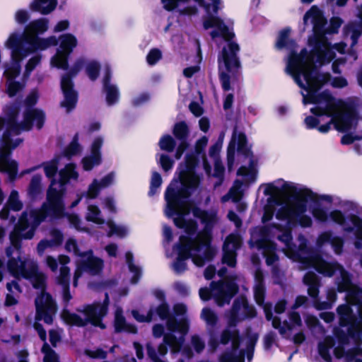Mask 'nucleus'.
<instances>
[{
  "label": "nucleus",
  "mask_w": 362,
  "mask_h": 362,
  "mask_svg": "<svg viewBox=\"0 0 362 362\" xmlns=\"http://www.w3.org/2000/svg\"><path fill=\"white\" fill-rule=\"evenodd\" d=\"M331 219L336 223L341 226L344 231L352 233L356 228V235L362 239V218L358 215L351 214L346 218L340 210H334L330 212Z\"/></svg>",
  "instance_id": "17"
},
{
  "label": "nucleus",
  "mask_w": 362,
  "mask_h": 362,
  "mask_svg": "<svg viewBox=\"0 0 362 362\" xmlns=\"http://www.w3.org/2000/svg\"><path fill=\"white\" fill-rule=\"evenodd\" d=\"M175 146V140L169 134H165L160 139L159 146L163 151L173 152Z\"/></svg>",
  "instance_id": "52"
},
{
  "label": "nucleus",
  "mask_w": 362,
  "mask_h": 362,
  "mask_svg": "<svg viewBox=\"0 0 362 362\" xmlns=\"http://www.w3.org/2000/svg\"><path fill=\"white\" fill-rule=\"evenodd\" d=\"M6 45L11 49V57H27L30 53V49L23 46L22 38L16 33L9 36Z\"/></svg>",
  "instance_id": "23"
},
{
  "label": "nucleus",
  "mask_w": 362,
  "mask_h": 362,
  "mask_svg": "<svg viewBox=\"0 0 362 362\" xmlns=\"http://www.w3.org/2000/svg\"><path fill=\"white\" fill-rule=\"evenodd\" d=\"M100 64L96 61L89 62L86 66V73L90 80L95 81L99 76Z\"/></svg>",
  "instance_id": "54"
},
{
  "label": "nucleus",
  "mask_w": 362,
  "mask_h": 362,
  "mask_svg": "<svg viewBox=\"0 0 362 362\" xmlns=\"http://www.w3.org/2000/svg\"><path fill=\"white\" fill-rule=\"evenodd\" d=\"M174 136L180 141H187L189 129L185 121L176 122L173 129Z\"/></svg>",
  "instance_id": "41"
},
{
  "label": "nucleus",
  "mask_w": 362,
  "mask_h": 362,
  "mask_svg": "<svg viewBox=\"0 0 362 362\" xmlns=\"http://www.w3.org/2000/svg\"><path fill=\"white\" fill-rule=\"evenodd\" d=\"M291 29L286 28L279 32V34L276 42V47L279 49H295L297 46L296 41L293 39L289 37Z\"/></svg>",
  "instance_id": "34"
},
{
  "label": "nucleus",
  "mask_w": 362,
  "mask_h": 362,
  "mask_svg": "<svg viewBox=\"0 0 362 362\" xmlns=\"http://www.w3.org/2000/svg\"><path fill=\"white\" fill-rule=\"evenodd\" d=\"M60 317L64 324L71 327H83L88 324V317L82 318L79 315L71 313L67 308H63Z\"/></svg>",
  "instance_id": "29"
},
{
  "label": "nucleus",
  "mask_w": 362,
  "mask_h": 362,
  "mask_svg": "<svg viewBox=\"0 0 362 362\" xmlns=\"http://www.w3.org/2000/svg\"><path fill=\"white\" fill-rule=\"evenodd\" d=\"M163 341L170 348L172 352L177 353L180 351L184 337L181 336L178 339L173 333H168L164 335Z\"/></svg>",
  "instance_id": "42"
},
{
  "label": "nucleus",
  "mask_w": 362,
  "mask_h": 362,
  "mask_svg": "<svg viewBox=\"0 0 362 362\" xmlns=\"http://www.w3.org/2000/svg\"><path fill=\"white\" fill-rule=\"evenodd\" d=\"M334 339L331 336L326 337L323 341L318 344V353L325 361L332 362V356L329 350L334 347Z\"/></svg>",
  "instance_id": "37"
},
{
  "label": "nucleus",
  "mask_w": 362,
  "mask_h": 362,
  "mask_svg": "<svg viewBox=\"0 0 362 362\" xmlns=\"http://www.w3.org/2000/svg\"><path fill=\"white\" fill-rule=\"evenodd\" d=\"M303 283L308 286V293L313 300L314 306L319 310L328 308L327 302H320L319 288L321 285L320 277L313 272H308L303 276Z\"/></svg>",
  "instance_id": "20"
},
{
  "label": "nucleus",
  "mask_w": 362,
  "mask_h": 362,
  "mask_svg": "<svg viewBox=\"0 0 362 362\" xmlns=\"http://www.w3.org/2000/svg\"><path fill=\"white\" fill-rule=\"evenodd\" d=\"M305 103L318 105L310 109L315 117L327 116L332 117L334 112L341 107L344 103L341 99H337L328 90H323L319 95L311 94L304 98Z\"/></svg>",
  "instance_id": "12"
},
{
  "label": "nucleus",
  "mask_w": 362,
  "mask_h": 362,
  "mask_svg": "<svg viewBox=\"0 0 362 362\" xmlns=\"http://www.w3.org/2000/svg\"><path fill=\"white\" fill-rule=\"evenodd\" d=\"M168 329L171 332H179L182 337H185L189 328V321L186 317L177 320L175 317L166 322Z\"/></svg>",
  "instance_id": "31"
},
{
  "label": "nucleus",
  "mask_w": 362,
  "mask_h": 362,
  "mask_svg": "<svg viewBox=\"0 0 362 362\" xmlns=\"http://www.w3.org/2000/svg\"><path fill=\"white\" fill-rule=\"evenodd\" d=\"M37 100L38 93L37 91H32L25 98V109L23 115V121L18 122V125L22 131L29 132L32 130L34 124H35L38 130L43 128L46 115L42 110L34 107Z\"/></svg>",
  "instance_id": "11"
},
{
  "label": "nucleus",
  "mask_w": 362,
  "mask_h": 362,
  "mask_svg": "<svg viewBox=\"0 0 362 362\" xmlns=\"http://www.w3.org/2000/svg\"><path fill=\"white\" fill-rule=\"evenodd\" d=\"M59 175L58 181L56 179L50 180L46 192V201L39 209H31L29 211L30 218L33 219L32 227L27 233L23 235V238H33L37 228L47 217L58 220L66 215V186L71 179H77L78 174L73 166L69 165L62 169Z\"/></svg>",
  "instance_id": "1"
},
{
  "label": "nucleus",
  "mask_w": 362,
  "mask_h": 362,
  "mask_svg": "<svg viewBox=\"0 0 362 362\" xmlns=\"http://www.w3.org/2000/svg\"><path fill=\"white\" fill-rule=\"evenodd\" d=\"M330 77L329 73L321 74L315 67H308L305 69L304 79L306 82L308 96H310L311 94L319 95V90L329 81Z\"/></svg>",
  "instance_id": "19"
},
{
  "label": "nucleus",
  "mask_w": 362,
  "mask_h": 362,
  "mask_svg": "<svg viewBox=\"0 0 362 362\" xmlns=\"http://www.w3.org/2000/svg\"><path fill=\"white\" fill-rule=\"evenodd\" d=\"M24 41L28 44L30 53L34 52L37 50H45L49 47L48 40L45 38H40L37 36L24 37Z\"/></svg>",
  "instance_id": "39"
},
{
  "label": "nucleus",
  "mask_w": 362,
  "mask_h": 362,
  "mask_svg": "<svg viewBox=\"0 0 362 362\" xmlns=\"http://www.w3.org/2000/svg\"><path fill=\"white\" fill-rule=\"evenodd\" d=\"M110 304V298L108 293H105V298L103 303L95 301L91 304H86L82 308H76V311L88 315H93L97 312L99 313V318L104 317L108 312V306Z\"/></svg>",
  "instance_id": "22"
},
{
  "label": "nucleus",
  "mask_w": 362,
  "mask_h": 362,
  "mask_svg": "<svg viewBox=\"0 0 362 362\" xmlns=\"http://www.w3.org/2000/svg\"><path fill=\"white\" fill-rule=\"evenodd\" d=\"M25 57H11V64H5L4 76L7 81H12L17 78L21 71V63Z\"/></svg>",
  "instance_id": "30"
},
{
  "label": "nucleus",
  "mask_w": 362,
  "mask_h": 362,
  "mask_svg": "<svg viewBox=\"0 0 362 362\" xmlns=\"http://www.w3.org/2000/svg\"><path fill=\"white\" fill-rule=\"evenodd\" d=\"M240 52L239 45L233 41L227 42L226 46L222 48L221 55L218 57V64L223 62L227 72L222 71L219 74V79L224 91L230 90V77L228 73L238 70L240 67V61L238 57ZM221 65H219V67Z\"/></svg>",
  "instance_id": "9"
},
{
  "label": "nucleus",
  "mask_w": 362,
  "mask_h": 362,
  "mask_svg": "<svg viewBox=\"0 0 362 362\" xmlns=\"http://www.w3.org/2000/svg\"><path fill=\"white\" fill-rule=\"evenodd\" d=\"M32 223L33 219L30 218L29 212L23 211L13 230L9 234L11 246L6 248V255L8 259L13 258L12 255L14 250H17L19 254L21 252L22 240H29V238H23V235L27 233L31 229ZM32 239L30 238V240Z\"/></svg>",
  "instance_id": "13"
},
{
  "label": "nucleus",
  "mask_w": 362,
  "mask_h": 362,
  "mask_svg": "<svg viewBox=\"0 0 362 362\" xmlns=\"http://www.w3.org/2000/svg\"><path fill=\"white\" fill-rule=\"evenodd\" d=\"M20 106L17 104L6 105L0 115V132L4 130L0 146V172L8 175L9 182L16 180L18 171V163L11 159L12 151L23 141V139L13 140V134L19 135L21 129L18 125V117Z\"/></svg>",
  "instance_id": "2"
},
{
  "label": "nucleus",
  "mask_w": 362,
  "mask_h": 362,
  "mask_svg": "<svg viewBox=\"0 0 362 362\" xmlns=\"http://www.w3.org/2000/svg\"><path fill=\"white\" fill-rule=\"evenodd\" d=\"M236 256V251L223 247V264H226L230 267H235L237 263Z\"/></svg>",
  "instance_id": "51"
},
{
  "label": "nucleus",
  "mask_w": 362,
  "mask_h": 362,
  "mask_svg": "<svg viewBox=\"0 0 362 362\" xmlns=\"http://www.w3.org/2000/svg\"><path fill=\"white\" fill-rule=\"evenodd\" d=\"M23 277L30 279L33 287L40 289L41 293L36 298L35 320H43L47 325H52L54 316L56 314L57 306L52 295L46 292L47 276L37 269H30L23 274Z\"/></svg>",
  "instance_id": "4"
},
{
  "label": "nucleus",
  "mask_w": 362,
  "mask_h": 362,
  "mask_svg": "<svg viewBox=\"0 0 362 362\" xmlns=\"http://www.w3.org/2000/svg\"><path fill=\"white\" fill-rule=\"evenodd\" d=\"M347 332L339 327H334L333 334L337 339L339 344L348 345L349 338L354 339L356 342L362 339V321L356 317L350 321L348 325Z\"/></svg>",
  "instance_id": "18"
},
{
  "label": "nucleus",
  "mask_w": 362,
  "mask_h": 362,
  "mask_svg": "<svg viewBox=\"0 0 362 362\" xmlns=\"http://www.w3.org/2000/svg\"><path fill=\"white\" fill-rule=\"evenodd\" d=\"M282 191H290L295 193L293 196V210L298 214H305L307 204L310 201L315 204H319V198L316 193L308 188H304L297 192V188L292 184L284 182L281 186Z\"/></svg>",
  "instance_id": "15"
},
{
  "label": "nucleus",
  "mask_w": 362,
  "mask_h": 362,
  "mask_svg": "<svg viewBox=\"0 0 362 362\" xmlns=\"http://www.w3.org/2000/svg\"><path fill=\"white\" fill-rule=\"evenodd\" d=\"M311 19L313 25V32L315 38L310 40L309 43L313 46V54L316 56L317 61L320 64L330 62L334 57V53L327 49V42L322 40L324 35L327 33L325 31L326 21L322 16L319 8L313 6L303 16V23L307 25L308 20Z\"/></svg>",
  "instance_id": "5"
},
{
  "label": "nucleus",
  "mask_w": 362,
  "mask_h": 362,
  "mask_svg": "<svg viewBox=\"0 0 362 362\" xmlns=\"http://www.w3.org/2000/svg\"><path fill=\"white\" fill-rule=\"evenodd\" d=\"M114 328L116 333L126 332L131 334H136L138 332L136 325L127 323L121 308H117L115 313Z\"/></svg>",
  "instance_id": "25"
},
{
  "label": "nucleus",
  "mask_w": 362,
  "mask_h": 362,
  "mask_svg": "<svg viewBox=\"0 0 362 362\" xmlns=\"http://www.w3.org/2000/svg\"><path fill=\"white\" fill-rule=\"evenodd\" d=\"M301 262L306 267H312L318 273L329 277L332 276L343 267L338 262L325 261L322 256L315 250H311L308 256L303 257Z\"/></svg>",
  "instance_id": "16"
},
{
  "label": "nucleus",
  "mask_w": 362,
  "mask_h": 362,
  "mask_svg": "<svg viewBox=\"0 0 362 362\" xmlns=\"http://www.w3.org/2000/svg\"><path fill=\"white\" fill-rule=\"evenodd\" d=\"M65 249L68 252L73 251L76 256L80 257H86L88 254H93L92 250H89L86 252H81L78 247L76 240L74 238H69L67 240L65 244Z\"/></svg>",
  "instance_id": "49"
},
{
  "label": "nucleus",
  "mask_w": 362,
  "mask_h": 362,
  "mask_svg": "<svg viewBox=\"0 0 362 362\" xmlns=\"http://www.w3.org/2000/svg\"><path fill=\"white\" fill-rule=\"evenodd\" d=\"M6 205L14 211H19L23 209V205L19 200L18 191L13 189L11 192Z\"/></svg>",
  "instance_id": "50"
},
{
  "label": "nucleus",
  "mask_w": 362,
  "mask_h": 362,
  "mask_svg": "<svg viewBox=\"0 0 362 362\" xmlns=\"http://www.w3.org/2000/svg\"><path fill=\"white\" fill-rule=\"evenodd\" d=\"M132 314L134 318L139 322H150L152 321L154 315V309L153 307H151L146 315L141 314L136 310H133Z\"/></svg>",
  "instance_id": "61"
},
{
  "label": "nucleus",
  "mask_w": 362,
  "mask_h": 362,
  "mask_svg": "<svg viewBox=\"0 0 362 362\" xmlns=\"http://www.w3.org/2000/svg\"><path fill=\"white\" fill-rule=\"evenodd\" d=\"M199 163L198 157L194 153H187L185 156L184 164L181 163L178 168V177L176 181H179L181 187L175 188L177 192H181L185 189L189 194H193L200 184V177L196 173L195 169Z\"/></svg>",
  "instance_id": "10"
},
{
  "label": "nucleus",
  "mask_w": 362,
  "mask_h": 362,
  "mask_svg": "<svg viewBox=\"0 0 362 362\" xmlns=\"http://www.w3.org/2000/svg\"><path fill=\"white\" fill-rule=\"evenodd\" d=\"M340 279L337 282V291L339 293L346 292L347 296L350 298L354 299L355 301H357V298L351 294V291H362V289H351L353 284H352V278L351 274L345 270L344 267H342L340 270Z\"/></svg>",
  "instance_id": "28"
},
{
  "label": "nucleus",
  "mask_w": 362,
  "mask_h": 362,
  "mask_svg": "<svg viewBox=\"0 0 362 362\" xmlns=\"http://www.w3.org/2000/svg\"><path fill=\"white\" fill-rule=\"evenodd\" d=\"M154 315L156 314L161 320H168L174 317L170 312V308L167 302L160 303L156 308H153Z\"/></svg>",
  "instance_id": "47"
},
{
  "label": "nucleus",
  "mask_w": 362,
  "mask_h": 362,
  "mask_svg": "<svg viewBox=\"0 0 362 362\" xmlns=\"http://www.w3.org/2000/svg\"><path fill=\"white\" fill-rule=\"evenodd\" d=\"M28 28L36 33H42L48 29V21L45 18L33 21Z\"/></svg>",
  "instance_id": "57"
},
{
  "label": "nucleus",
  "mask_w": 362,
  "mask_h": 362,
  "mask_svg": "<svg viewBox=\"0 0 362 362\" xmlns=\"http://www.w3.org/2000/svg\"><path fill=\"white\" fill-rule=\"evenodd\" d=\"M7 269L9 273L15 278L18 279L28 270L25 268V262L22 260L20 255L17 258H10L7 262Z\"/></svg>",
  "instance_id": "32"
},
{
  "label": "nucleus",
  "mask_w": 362,
  "mask_h": 362,
  "mask_svg": "<svg viewBox=\"0 0 362 362\" xmlns=\"http://www.w3.org/2000/svg\"><path fill=\"white\" fill-rule=\"evenodd\" d=\"M59 47L56 54L52 57V62L54 66L63 70L69 69V59L74 49L78 45L76 37L71 33L62 34L59 37Z\"/></svg>",
  "instance_id": "14"
},
{
  "label": "nucleus",
  "mask_w": 362,
  "mask_h": 362,
  "mask_svg": "<svg viewBox=\"0 0 362 362\" xmlns=\"http://www.w3.org/2000/svg\"><path fill=\"white\" fill-rule=\"evenodd\" d=\"M247 300L245 297H241L240 298H236L233 301L231 310H230V319L229 321L230 326H235L238 320V314L240 310L244 308L245 300Z\"/></svg>",
  "instance_id": "45"
},
{
  "label": "nucleus",
  "mask_w": 362,
  "mask_h": 362,
  "mask_svg": "<svg viewBox=\"0 0 362 362\" xmlns=\"http://www.w3.org/2000/svg\"><path fill=\"white\" fill-rule=\"evenodd\" d=\"M203 26L205 30L211 28H217L221 32V35L228 42L232 41L231 39L234 37V33H230L228 28L225 25L223 21L214 16H209L203 22Z\"/></svg>",
  "instance_id": "24"
},
{
  "label": "nucleus",
  "mask_w": 362,
  "mask_h": 362,
  "mask_svg": "<svg viewBox=\"0 0 362 362\" xmlns=\"http://www.w3.org/2000/svg\"><path fill=\"white\" fill-rule=\"evenodd\" d=\"M102 162V158L90 154L82 159L83 168L86 171L91 170L94 166L99 165Z\"/></svg>",
  "instance_id": "56"
},
{
  "label": "nucleus",
  "mask_w": 362,
  "mask_h": 362,
  "mask_svg": "<svg viewBox=\"0 0 362 362\" xmlns=\"http://www.w3.org/2000/svg\"><path fill=\"white\" fill-rule=\"evenodd\" d=\"M257 283L254 288V298L256 303L259 306H262L264 303L266 287L264 285V278L262 274L256 275Z\"/></svg>",
  "instance_id": "36"
},
{
  "label": "nucleus",
  "mask_w": 362,
  "mask_h": 362,
  "mask_svg": "<svg viewBox=\"0 0 362 362\" xmlns=\"http://www.w3.org/2000/svg\"><path fill=\"white\" fill-rule=\"evenodd\" d=\"M202 317L205 320L208 325L214 327L218 322V316L209 308H204L202 310Z\"/></svg>",
  "instance_id": "58"
},
{
  "label": "nucleus",
  "mask_w": 362,
  "mask_h": 362,
  "mask_svg": "<svg viewBox=\"0 0 362 362\" xmlns=\"http://www.w3.org/2000/svg\"><path fill=\"white\" fill-rule=\"evenodd\" d=\"M103 90L105 93V100L107 105L112 106L118 103L119 100V91L117 86L115 84L103 87Z\"/></svg>",
  "instance_id": "40"
},
{
  "label": "nucleus",
  "mask_w": 362,
  "mask_h": 362,
  "mask_svg": "<svg viewBox=\"0 0 362 362\" xmlns=\"http://www.w3.org/2000/svg\"><path fill=\"white\" fill-rule=\"evenodd\" d=\"M355 112L353 110H348L339 112L338 110L334 112L332 117L334 121V127L338 131H344L351 127Z\"/></svg>",
  "instance_id": "26"
},
{
  "label": "nucleus",
  "mask_w": 362,
  "mask_h": 362,
  "mask_svg": "<svg viewBox=\"0 0 362 362\" xmlns=\"http://www.w3.org/2000/svg\"><path fill=\"white\" fill-rule=\"evenodd\" d=\"M192 194H189L185 189L181 192H177L175 188L168 186L165 192V199L167 202L166 214L168 216L174 218V224L178 228L183 229L187 220L185 216L189 212L190 207L192 205V201L190 197Z\"/></svg>",
  "instance_id": "6"
},
{
  "label": "nucleus",
  "mask_w": 362,
  "mask_h": 362,
  "mask_svg": "<svg viewBox=\"0 0 362 362\" xmlns=\"http://www.w3.org/2000/svg\"><path fill=\"white\" fill-rule=\"evenodd\" d=\"M217 217L214 212H209L206 211V214L204 215L201 220V223L204 224V229L203 231H209L211 234V231L216 223Z\"/></svg>",
  "instance_id": "53"
},
{
  "label": "nucleus",
  "mask_w": 362,
  "mask_h": 362,
  "mask_svg": "<svg viewBox=\"0 0 362 362\" xmlns=\"http://www.w3.org/2000/svg\"><path fill=\"white\" fill-rule=\"evenodd\" d=\"M57 5V0H34L30 4V8L42 15H47L56 8Z\"/></svg>",
  "instance_id": "33"
},
{
  "label": "nucleus",
  "mask_w": 362,
  "mask_h": 362,
  "mask_svg": "<svg viewBox=\"0 0 362 362\" xmlns=\"http://www.w3.org/2000/svg\"><path fill=\"white\" fill-rule=\"evenodd\" d=\"M237 151L245 158L252 157V152L247 146V139L244 132H239L237 138Z\"/></svg>",
  "instance_id": "44"
},
{
  "label": "nucleus",
  "mask_w": 362,
  "mask_h": 362,
  "mask_svg": "<svg viewBox=\"0 0 362 362\" xmlns=\"http://www.w3.org/2000/svg\"><path fill=\"white\" fill-rule=\"evenodd\" d=\"M81 151V146L78 143V134H76L71 141L63 150V155L67 158L78 154Z\"/></svg>",
  "instance_id": "43"
},
{
  "label": "nucleus",
  "mask_w": 362,
  "mask_h": 362,
  "mask_svg": "<svg viewBox=\"0 0 362 362\" xmlns=\"http://www.w3.org/2000/svg\"><path fill=\"white\" fill-rule=\"evenodd\" d=\"M239 332L238 329L231 330L229 328H225L220 335L221 344L227 345L235 337L238 336Z\"/></svg>",
  "instance_id": "60"
},
{
  "label": "nucleus",
  "mask_w": 362,
  "mask_h": 362,
  "mask_svg": "<svg viewBox=\"0 0 362 362\" xmlns=\"http://www.w3.org/2000/svg\"><path fill=\"white\" fill-rule=\"evenodd\" d=\"M23 86L21 82L12 80L7 81L6 93L10 98H13L22 89Z\"/></svg>",
  "instance_id": "64"
},
{
  "label": "nucleus",
  "mask_w": 362,
  "mask_h": 362,
  "mask_svg": "<svg viewBox=\"0 0 362 362\" xmlns=\"http://www.w3.org/2000/svg\"><path fill=\"white\" fill-rule=\"evenodd\" d=\"M42 177L39 174L33 175L28 187V194L31 200H35L42 194Z\"/></svg>",
  "instance_id": "38"
},
{
  "label": "nucleus",
  "mask_w": 362,
  "mask_h": 362,
  "mask_svg": "<svg viewBox=\"0 0 362 362\" xmlns=\"http://www.w3.org/2000/svg\"><path fill=\"white\" fill-rule=\"evenodd\" d=\"M290 50L286 71L307 69L308 62L313 60V51L309 53L306 48H303L300 53H297L295 49Z\"/></svg>",
  "instance_id": "21"
},
{
  "label": "nucleus",
  "mask_w": 362,
  "mask_h": 362,
  "mask_svg": "<svg viewBox=\"0 0 362 362\" xmlns=\"http://www.w3.org/2000/svg\"><path fill=\"white\" fill-rule=\"evenodd\" d=\"M245 351L244 349L240 351L239 354H236L232 351H226L219 356L220 362H244V356Z\"/></svg>",
  "instance_id": "46"
},
{
  "label": "nucleus",
  "mask_w": 362,
  "mask_h": 362,
  "mask_svg": "<svg viewBox=\"0 0 362 362\" xmlns=\"http://www.w3.org/2000/svg\"><path fill=\"white\" fill-rule=\"evenodd\" d=\"M84 64L83 59H76L73 66L62 76L60 88L64 99L60 102V107L65 108L67 113L73 111L77 105L78 93L74 88L73 78L82 69Z\"/></svg>",
  "instance_id": "8"
},
{
  "label": "nucleus",
  "mask_w": 362,
  "mask_h": 362,
  "mask_svg": "<svg viewBox=\"0 0 362 362\" xmlns=\"http://www.w3.org/2000/svg\"><path fill=\"white\" fill-rule=\"evenodd\" d=\"M87 259L82 260L78 268L83 271L88 272L89 273L95 275L99 274L103 268V261L102 259L94 257L93 253L88 254Z\"/></svg>",
  "instance_id": "27"
},
{
  "label": "nucleus",
  "mask_w": 362,
  "mask_h": 362,
  "mask_svg": "<svg viewBox=\"0 0 362 362\" xmlns=\"http://www.w3.org/2000/svg\"><path fill=\"white\" fill-rule=\"evenodd\" d=\"M339 315V325L341 327L348 326L350 321L356 316L354 314L351 307L348 304H341L337 308Z\"/></svg>",
  "instance_id": "35"
},
{
  "label": "nucleus",
  "mask_w": 362,
  "mask_h": 362,
  "mask_svg": "<svg viewBox=\"0 0 362 362\" xmlns=\"http://www.w3.org/2000/svg\"><path fill=\"white\" fill-rule=\"evenodd\" d=\"M162 182L163 180L160 174L156 171H153L151 178L149 191L148 192L149 196L152 197L156 194L162 184Z\"/></svg>",
  "instance_id": "55"
},
{
  "label": "nucleus",
  "mask_w": 362,
  "mask_h": 362,
  "mask_svg": "<svg viewBox=\"0 0 362 362\" xmlns=\"http://www.w3.org/2000/svg\"><path fill=\"white\" fill-rule=\"evenodd\" d=\"M239 286L232 276H228L224 280L211 281L210 288H201L199 291V297L202 300L207 301L213 298L216 303L222 307L229 304L233 298L238 293Z\"/></svg>",
  "instance_id": "7"
},
{
  "label": "nucleus",
  "mask_w": 362,
  "mask_h": 362,
  "mask_svg": "<svg viewBox=\"0 0 362 362\" xmlns=\"http://www.w3.org/2000/svg\"><path fill=\"white\" fill-rule=\"evenodd\" d=\"M223 247L236 251L240 247V237L233 233L228 235L224 241Z\"/></svg>",
  "instance_id": "59"
},
{
  "label": "nucleus",
  "mask_w": 362,
  "mask_h": 362,
  "mask_svg": "<svg viewBox=\"0 0 362 362\" xmlns=\"http://www.w3.org/2000/svg\"><path fill=\"white\" fill-rule=\"evenodd\" d=\"M212 235L209 231H200L195 238L181 235L174 246L177 257L192 259L193 263L203 267L206 262H211L216 255V250L211 245Z\"/></svg>",
  "instance_id": "3"
},
{
  "label": "nucleus",
  "mask_w": 362,
  "mask_h": 362,
  "mask_svg": "<svg viewBox=\"0 0 362 362\" xmlns=\"http://www.w3.org/2000/svg\"><path fill=\"white\" fill-rule=\"evenodd\" d=\"M59 161V158H54L51 161L42 164V165L44 166L45 175L50 180L55 179V175L58 171Z\"/></svg>",
  "instance_id": "48"
},
{
  "label": "nucleus",
  "mask_w": 362,
  "mask_h": 362,
  "mask_svg": "<svg viewBox=\"0 0 362 362\" xmlns=\"http://www.w3.org/2000/svg\"><path fill=\"white\" fill-rule=\"evenodd\" d=\"M89 215L87 216V220L98 224L104 223V220L99 217L100 210L96 205H90L88 206Z\"/></svg>",
  "instance_id": "62"
},
{
  "label": "nucleus",
  "mask_w": 362,
  "mask_h": 362,
  "mask_svg": "<svg viewBox=\"0 0 362 362\" xmlns=\"http://www.w3.org/2000/svg\"><path fill=\"white\" fill-rule=\"evenodd\" d=\"M162 59V52L158 48H152L146 56V62L148 65L153 66Z\"/></svg>",
  "instance_id": "63"
}]
</instances>
